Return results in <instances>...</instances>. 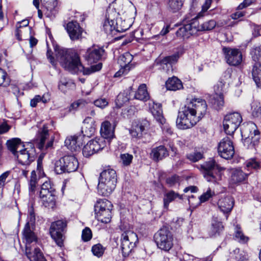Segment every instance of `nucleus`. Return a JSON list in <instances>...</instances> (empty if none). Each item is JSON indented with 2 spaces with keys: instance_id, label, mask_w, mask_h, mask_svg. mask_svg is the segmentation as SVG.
I'll use <instances>...</instances> for the list:
<instances>
[{
  "instance_id": "obj_1",
  "label": "nucleus",
  "mask_w": 261,
  "mask_h": 261,
  "mask_svg": "<svg viewBox=\"0 0 261 261\" xmlns=\"http://www.w3.org/2000/svg\"><path fill=\"white\" fill-rule=\"evenodd\" d=\"M206 101L200 98L187 99L186 104L178 111L176 126L180 129L190 128L195 125L205 114Z\"/></svg>"
},
{
  "instance_id": "obj_2",
  "label": "nucleus",
  "mask_w": 261,
  "mask_h": 261,
  "mask_svg": "<svg viewBox=\"0 0 261 261\" xmlns=\"http://www.w3.org/2000/svg\"><path fill=\"white\" fill-rule=\"evenodd\" d=\"M55 51L57 59L61 65L72 73L83 72L84 74H90L100 70L102 67V64L98 63L85 68L81 62L79 55L72 49L56 48Z\"/></svg>"
},
{
  "instance_id": "obj_3",
  "label": "nucleus",
  "mask_w": 261,
  "mask_h": 261,
  "mask_svg": "<svg viewBox=\"0 0 261 261\" xmlns=\"http://www.w3.org/2000/svg\"><path fill=\"white\" fill-rule=\"evenodd\" d=\"M116 183V171L112 169L103 170L99 177L97 186L98 194L104 196L110 195L115 189Z\"/></svg>"
},
{
  "instance_id": "obj_4",
  "label": "nucleus",
  "mask_w": 261,
  "mask_h": 261,
  "mask_svg": "<svg viewBox=\"0 0 261 261\" xmlns=\"http://www.w3.org/2000/svg\"><path fill=\"white\" fill-rule=\"evenodd\" d=\"M201 171L204 178L209 182L218 184L222 179V171L224 169L221 167L215 160L210 159L200 167Z\"/></svg>"
},
{
  "instance_id": "obj_5",
  "label": "nucleus",
  "mask_w": 261,
  "mask_h": 261,
  "mask_svg": "<svg viewBox=\"0 0 261 261\" xmlns=\"http://www.w3.org/2000/svg\"><path fill=\"white\" fill-rule=\"evenodd\" d=\"M35 214L34 211L33 204L28 208V216L27 223L22 231L23 239L25 241V245H31V243H36L37 237L34 232L35 228Z\"/></svg>"
},
{
  "instance_id": "obj_6",
  "label": "nucleus",
  "mask_w": 261,
  "mask_h": 261,
  "mask_svg": "<svg viewBox=\"0 0 261 261\" xmlns=\"http://www.w3.org/2000/svg\"><path fill=\"white\" fill-rule=\"evenodd\" d=\"M79 163L76 158L73 155H65L55 164V171L57 174L70 173L77 170Z\"/></svg>"
},
{
  "instance_id": "obj_7",
  "label": "nucleus",
  "mask_w": 261,
  "mask_h": 261,
  "mask_svg": "<svg viewBox=\"0 0 261 261\" xmlns=\"http://www.w3.org/2000/svg\"><path fill=\"white\" fill-rule=\"evenodd\" d=\"M241 135L244 145L248 148L254 147L260 139V133L253 122L244 126L241 130Z\"/></svg>"
},
{
  "instance_id": "obj_8",
  "label": "nucleus",
  "mask_w": 261,
  "mask_h": 261,
  "mask_svg": "<svg viewBox=\"0 0 261 261\" xmlns=\"http://www.w3.org/2000/svg\"><path fill=\"white\" fill-rule=\"evenodd\" d=\"M138 242V236L135 232L130 230L123 232L120 238V248L123 256H128Z\"/></svg>"
},
{
  "instance_id": "obj_9",
  "label": "nucleus",
  "mask_w": 261,
  "mask_h": 261,
  "mask_svg": "<svg viewBox=\"0 0 261 261\" xmlns=\"http://www.w3.org/2000/svg\"><path fill=\"white\" fill-rule=\"evenodd\" d=\"M111 202L105 199H99L95 205V214L97 219L102 223H109L111 219Z\"/></svg>"
},
{
  "instance_id": "obj_10",
  "label": "nucleus",
  "mask_w": 261,
  "mask_h": 261,
  "mask_svg": "<svg viewBox=\"0 0 261 261\" xmlns=\"http://www.w3.org/2000/svg\"><path fill=\"white\" fill-rule=\"evenodd\" d=\"M154 240L158 247L166 251H168L173 245V236L166 227L161 228L155 233Z\"/></svg>"
},
{
  "instance_id": "obj_11",
  "label": "nucleus",
  "mask_w": 261,
  "mask_h": 261,
  "mask_svg": "<svg viewBox=\"0 0 261 261\" xmlns=\"http://www.w3.org/2000/svg\"><path fill=\"white\" fill-rule=\"evenodd\" d=\"M56 191L50 181H46L42 185L40 197L45 207H53L55 205Z\"/></svg>"
},
{
  "instance_id": "obj_12",
  "label": "nucleus",
  "mask_w": 261,
  "mask_h": 261,
  "mask_svg": "<svg viewBox=\"0 0 261 261\" xmlns=\"http://www.w3.org/2000/svg\"><path fill=\"white\" fill-rule=\"evenodd\" d=\"M66 221L60 220L51 223L49 229L51 237L59 247L63 245L64 232L66 227Z\"/></svg>"
},
{
  "instance_id": "obj_13",
  "label": "nucleus",
  "mask_w": 261,
  "mask_h": 261,
  "mask_svg": "<svg viewBox=\"0 0 261 261\" xmlns=\"http://www.w3.org/2000/svg\"><path fill=\"white\" fill-rule=\"evenodd\" d=\"M242 121L240 113L233 112L226 115L223 120V127L227 135H232Z\"/></svg>"
},
{
  "instance_id": "obj_14",
  "label": "nucleus",
  "mask_w": 261,
  "mask_h": 261,
  "mask_svg": "<svg viewBox=\"0 0 261 261\" xmlns=\"http://www.w3.org/2000/svg\"><path fill=\"white\" fill-rule=\"evenodd\" d=\"M29 147L20 149L14 155L18 163L22 165H29L34 161L36 157L35 149L32 144H28Z\"/></svg>"
},
{
  "instance_id": "obj_15",
  "label": "nucleus",
  "mask_w": 261,
  "mask_h": 261,
  "mask_svg": "<svg viewBox=\"0 0 261 261\" xmlns=\"http://www.w3.org/2000/svg\"><path fill=\"white\" fill-rule=\"evenodd\" d=\"M106 146V142L103 138H96L89 141L83 149V154L85 157H89L99 150H102Z\"/></svg>"
},
{
  "instance_id": "obj_16",
  "label": "nucleus",
  "mask_w": 261,
  "mask_h": 261,
  "mask_svg": "<svg viewBox=\"0 0 261 261\" xmlns=\"http://www.w3.org/2000/svg\"><path fill=\"white\" fill-rule=\"evenodd\" d=\"M218 151L219 155L225 159L228 160L233 157L234 148L229 137H225L221 140L218 146Z\"/></svg>"
},
{
  "instance_id": "obj_17",
  "label": "nucleus",
  "mask_w": 261,
  "mask_h": 261,
  "mask_svg": "<svg viewBox=\"0 0 261 261\" xmlns=\"http://www.w3.org/2000/svg\"><path fill=\"white\" fill-rule=\"evenodd\" d=\"M54 140L53 135L49 133L47 125L44 124L40 132L39 138L37 140V146L40 149H43L44 147L47 149L51 147Z\"/></svg>"
},
{
  "instance_id": "obj_18",
  "label": "nucleus",
  "mask_w": 261,
  "mask_h": 261,
  "mask_svg": "<svg viewBox=\"0 0 261 261\" xmlns=\"http://www.w3.org/2000/svg\"><path fill=\"white\" fill-rule=\"evenodd\" d=\"M117 16L118 14L114 9L109 8L107 10L106 19L103 24V29L106 34L115 35V32H116V30L115 19Z\"/></svg>"
},
{
  "instance_id": "obj_19",
  "label": "nucleus",
  "mask_w": 261,
  "mask_h": 261,
  "mask_svg": "<svg viewBox=\"0 0 261 261\" xmlns=\"http://www.w3.org/2000/svg\"><path fill=\"white\" fill-rule=\"evenodd\" d=\"M223 53L225 54L227 63L232 66L239 65L242 61V55L238 49L224 47Z\"/></svg>"
},
{
  "instance_id": "obj_20",
  "label": "nucleus",
  "mask_w": 261,
  "mask_h": 261,
  "mask_svg": "<svg viewBox=\"0 0 261 261\" xmlns=\"http://www.w3.org/2000/svg\"><path fill=\"white\" fill-rule=\"evenodd\" d=\"M104 53L105 50L102 48L93 46L87 50L84 57L88 63L92 64L100 60Z\"/></svg>"
},
{
  "instance_id": "obj_21",
  "label": "nucleus",
  "mask_w": 261,
  "mask_h": 261,
  "mask_svg": "<svg viewBox=\"0 0 261 261\" xmlns=\"http://www.w3.org/2000/svg\"><path fill=\"white\" fill-rule=\"evenodd\" d=\"M84 140V136L77 134L67 137L65 141V145L71 151H76L80 149Z\"/></svg>"
},
{
  "instance_id": "obj_22",
  "label": "nucleus",
  "mask_w": 261,
  "mask_h": 261,
  "mask_svg": "<svg viewBox=\"0 0 261 261\" xmlns=\"http://www.w3.org/2000/svg\"><path fill=\"white\" fill-rule=\"evenodd\" d=\"M66 29L71 40L74 41L82 38L83 29L77 22H69L66 25Z\"/></svg>"
},
{
  "instance_id": "obj_23",
  "label": "nucleus",
  "mask_w": 261,
  "mask_h": 261,
  "mask_svg": "<svg viewBox=\"0 0 261 261\" xmlns=\"http://www.w3.org/2000/svg\"><path fill=\"white\" fill-rule=\"evenodd\" d=\"M196 25H197V19L194 18L190 23L178 29L176 32L177 36L183 38H189L191 35L196 34L197 33Z\"/></svg>"
},
{
  "instance_id": "obj_24",
  "label": "nucleus",
  "mask_w": 261,
  "mask_h": 261,
  "mask_svg": "<svg viewBox=\"0 0 261 261\" xmlns=\"http://www.w3.org/2000/svg\"><path fill=\"white\" fill-rule=\"evenodd\" d=\"M25 254L30 261H46L40 249L34 244L25 245Z\"/></svg>"
},
{
  "instance_id": "obj_25",
  "label": "nucleus",
  "mask_w": 261,
  "mask_h": 261,
  "mask_svg": "<svg viewBox=\"0 0 261 261\" xmlns=\"http://www.w3.org/2000/svg\"><path fill=\"white\" fill-rule=\"evenodd\" d=\"M84 125L82 127L81 133L82 135L84 136V138L85 137H90L94 135L95 130V121L90 117H87L84 120Z\"/></svg>"
},
{
  "instance_id": "obj_26",
  "label": "nucleus",
  "mask_w": 261,
  "mask_h": 261,
  "mask_svg": "<svg viewBox=\"0 0 261 261\" xmlns=\"http://www.w3.org/2000/svg\"><path fill=\"white\" fill-rule=\"evenodd\" d=\"M233 204L234 200L230 196L221 198L218 202L219 208L224 214L229 213L231 211Z\"/></svg>"
},
{
  "instance_id": "obj_27",
  "label": "nucleus",
  "mask_w": 261,
  "mask_h": 261,
  "mask_svg": "<svg viewBox=\"0 0 261 261\" xmlns=\"http://www.w3.org/2000/svg\"><path fill=\"white\" fill-rule=\"evenodd\" d=\"M168 155L167 148L163 145H160L152 148L150 153L151 157L155 161L161 160Z\"/></svg>"
},
{
  "instance_id": "obj_28",
  "label": "nucleus",
  "mask_w": 261,
  "mask_h": 261,
  "mask_svg": "<svg viewBox=\"0 0 261 261\" xmlns=\"http://www.w3.org/2000/svg\"><path fill=\"white\" fill-rule=\"evenodd\" d=\"M100 134L101 138L111 139L114 136V128L112 127L111 124L108 121L103 122L101 125Z\"/></svg>"
},
{
  "instance_id": "obj_29",
  "label": "nucleus",
  "mask_w": 261,
  "mask_h": 261,
  "mask_svg": "<svg viewBox=\"0 0 261 261\" xmlns=\"http://www.w3.org/2000/svg\"><path fill=\"white\" fill-rule=\"evenodd\" d=\"M148 122L144 120L139 122L130 130V134L133 137L140 138L142 136L143 132L148 126Z\"/></svg>"
},
{
  "instance_id": "obj_30",
  "label": "nucleus",
  "mask_w": 261,
  "mask_h": 261,
  "mask_svg": "<svg viewBox=\"0 0 261 261\" xmlns=\"http://www.w3.org/2000/svg\"><path fill=\"white\" fill-rule=\"evenodd\" d=\"M182 50L181 49L175 52L174 54L171 56H167L164 58L161 61L162 65H169V68H172V65L175 64L179 57L182 54Z\"/></svg>"
},
{
  "instance_id": "obj_31",
  "label": "nucleus",
  "mask_w": 261,
  "mask_h": 261,
  "mask_svg": "<svg viewBox=\"0 0 261 261\" xmlns=\"http://www.w3.org/2000/svg\"><path fill=\"white\" fill-rule=\"evenodd\" d=\"M185 0H167V8L173 13L178 12L182 8Z\"/></svg>"
},
{
  "instance_id": "obj_32",
  "label": "nucleus",
  "mask_w": 261,
  "mask_h": 261,
  "mask_svg": "<svg viewBox=\"0 0 261 261\" xmlns=\"http://www.w3.org/2000/svg\"><path fill=\"white\" fill-rule=\"evenodd\" d=\"M247 175V174L240 169H233L231 172L230 181L232 184H238L245 180Z\"/></svg>"
},
{
  "instance_id": "obj_33",
  "label": "nucleus",
  "mask_w": 261,
  "mask_h": 261,
  "mask_svg": "<svg viewBox=\"0 0 261 261\" xmlns=\"http://www.w3.org/2000/svg\"><path fill=\"white\" fill-rule=\"evenodd\" d=\"M176 198L182 199V195H179L178 193H176L172 190L166 193L164 195V197L163 199L164 208L167 210L169 203L175 200Z\"/></svg>"
},
{
  "instance_id": "obj_34",
  "label": "nucleus",
  "mask_w": 261,
  "mask_h": 261,
  "mask_svg": "<svg viewBox=\"0 0 261 261\" xmlns=\"http://www.w3.org/2000/svg\"><path fill=\"white\" fill-rule=\"evenodd\" d=\"M134 97L135 99L146 101L149 99V95L148 93L146 85L141 84L136 92Z\"/></svg>"
},
{
  "instance_id": "obj_35",
  "label": "nucleus",
  "mask_w": 261,
  "mask_h": 261,
  "mask_svg": "<svg viewBox=\"0 0 261 261\" xmlns=\"http://www.w3.org/2000/svg\"><path fill=\"white\" fill-rule=\"evenodd\" d=\"M166 86L169 90L176 91L182 88V84L179 79L175 76H173L167 81Z\"/></svg>"
},
{
  "instance_id": "obj_36",
  "label": "nucleus",
  "mask_w": 261,
  "mask_h": 261,
  "mask_svg": "<svg viewBox=\"0 0 261 261\" xmlns=\"http://www.w3.org/2000/svg\"><path fill=\"white\" fill-rule=\"evenodd\" d=\"M115 4L116 5V8H112V9L116 12L118 16L124 14L127 11V7L131 6V3L127 0H116Z\"/></svg>"
},
{
  "instance_id": "obj_37",
  "label": "nucleus",
  "mask_w": 261,
  "mask_h": 261,
  "mask_svg": "<svg viewBox=\"0 0 261 261\" xmlns=\"http://www.w3.org/2000/svg\"><path fill=\"white\" fill-rule=\"evenodd\" d=\"M252 75L257 87L261 88V64H254L252 70Z\"/></svg>"
},
{
  "instance_id": "obj_38",
  "label": "nucleus",
  "mask_w": 261,
  "mask_h": 261,
  "mask_svg": "<svg viewBox=\"0 0 261 261\" xmlns=\"http://www.w3.org/2000/svg\"><path fill=\"white\" fill-rule=\"evenodd\" d=\"M152 106L151 108L152 115L155 119L160 122H163L164 121V118L163 116V111L162 106L160 103L152 102Z\"/></svg>"
},
{
  "instance_id": "obj_39",
  "label": "nucleus",
  "mask_w": 261,
  "mask_h": 261,
  "mask_svg": "<svg viewBox=\"0 0 261 261\" xmlns=\"http://www.w3.org/2000/svg\"><path fill=\"white\" fill-rule=\"evenodd\" d=\"M7 145L8 149L15 155L18 151V149L21 145L20 139L16 138L7 141Z\"/></svg>"
},
{
  "instance_id": "obj_40",
  "label": "nucleus",
  "mask_w": 261,
  "mask_h": 261,
  "mask_svg": "<svg viewBox=\"0 0 261 261\" xmlns=\"http://www.w3.org/2000/svg\"><path fill=\"white\" fill-rule=\"evenodd\" d=\"M116 32H123L127 30L130 27L131 24L126 20H122V18L117 16L115 19Z\"/></svg>"
},
{
  "instance_id": "obj_41",
  "label": "nucleus",
  "mask_w": 261,
  "mask_h": 261,
  "mask_svg": "<svg viewBox=\"0 0 261 261\" xmlns=\"http://www.w3.org/2000/svg\"><path fill=\"white\" fill-rule=\"evenodd\" d=\"M216 24V21L213 19L205 21L200 25L199 24L198 22L197 21V25H196V28L197 30V32L210 31L215 28Z\"/></svg>"
},
{
  "instance_id": "obj_42",
  "label": "nucleus",
  "mask_w": 261,
  "mask_h": 261,
  "mask_svg": "<svg viewBox=\"0 0 261 261\" xmlns=\"http://www.w3.org/2000/svg\"><path fill=\"white\" fill-rule=\"evenodd\" d=\"M74 88V84L69 81H68L65 78H61L59 82L58 88L64 93H65L68 89Z\"/></svg>"
},
{
  "instance_id": "obj_43",
  "label": "nucleus",
  "mask_w": 261,
  "mask_h": 261,
  "mask_svg": "<svg viewBox=\"0 0 261 261\" xmlns=\"http://www.w3.org/2000/svg\"><path fill=\"white\" fill-rule=\"evenodd\" d=\"M223 228L224 227L221 222L213 220L209 232L210 236L214 237L219 235L220 232L223 230Z\"/></svg>"
},
{
  "instance_id": "obj_44",
  "label": "nucleus",
  "mask_w": 261,
  "mask_h": 261,
  "mask_svg": "<svg viewBox=\"0 0 261 261\" xmlns=\"http://www.w3.org/2000/svg\"><path fill=\"white\" fill-rule=\"evenodd\" d=\"M211 103L215 109L219 110L221 109L224 104L223 95L215 94Z\"/></svg>"
},
{
  "instance_id": "obj_45",
  "label": "nucleus",
  "mask_w": 261,
  "mask_h": 261,
  "mask_svg": "<svg viewBox=\"0 0 261 261\" xmlns=\"http://www.w3.org/2000/svg\"><path fill=\"white\" fill-rule=\"evenodd\" d=\"M133 59V56L129 53L126 52L120 56L118 62L121 66L128 67V68H129V64L132 61Z\"/></svg>"
},
{
  "instance_id": "obj_46",
  "label": "nucleus",
  "mask_w": 261,
  "mask_h": 261,
  "mask_svg": "<svg viewBox=\"0 0 261 261\" xmlns=\"http://www.w3.org/2000/svg\"><path fill=\"white\" fill-rule=\"evenodd\" d=\"M37 185V177L36 174V171L35 170H33L31 172V178L29 180V192L31 195L34 193L36 190Z\"/></svg>"
},
{
  "instance_id": "obj_47",
  "label": "nucleus",
  "mask_w": 261,
  "mask_h": 261,
  "mask_svg": "<svg viewBox=\"0 0 261 261\" xmlns=\"http://www.w3.org/2000/svg\"><path fill=\"white\" fill-rule=\"evenodd\" d=\"M11 80L7 73L0 68V86L7 87L10 85Z\"/></svg>"
},
{
  "instance_id": "obj_48",
  "label": "nucleus",
  "mask_w": 261,
  "mask_h": 261,
  "mask_svg": "<svg viewBox=\"0 0 261 261\" xmlns=\"http://www.w3.org/2000/svg\"><path fill=\"white\" fill-rule=\"evenodd\" d=\"M234 238L236 240L242 243H245L248 241V238L244 236L239 225H236L234 228Z\"/></svg>"
},
{
  "instance_id": "obj_49",
  "label": "nucleus",
  "mask_w": 261,
  "mask_h": 261,
  "mask_svg": "<svg viewBox=\"0 0 261 261\" xmlns=\"http://www.w3.org/2000/svg\"><path fill=\"white\" fill-rule=\"evenodd\" d=\"M252 114L254 117L261 118V103L254 101L251 105Z\"/></svg>"
},
{
  "instance_id": "obj_50",
  "label": "nucleus",
  "mask_w": 261,
  "mask_h": 261,
  "mask_svg": "<svg viewBox=\"0 0 261 261\" xmlns=\"http://www.w3.org/2000/svg\"><path fill=\"white\" fill-rule=\"evenodd\" d=\"M251 55L255 63L261 64V46L253 47L251 51Z\"/></svg>"
},
{
  "instance_id": "obj_51",
  "label": "nucleus",
  "mask_w": 261,
  "mask_h": 261,
  "mask_svg": "<svg viewBox=\"0 0 261 261\" xmlns=\"http://www.w3.org/2000/svg\"><path fill=\"white\" fill-rule=\"evenodd\" d=\"M228 83L226 81H220L217 85L214 87L215 94H223L226 90Z\"/></svg>"
},
{
  "instance_id": "obj_52",
  "label": "nucleus",
  "mask_w": 261,
  "mask_h": 261,
  "mask_svg": "<svg viewBox=\"0 0 261 261\" xmlns=\"http://www.w3.org/2000/svg\"><path fill=\"white\" fill-rule=\"evenodd\" d=\"M91 250L95 256L99 257L103 255L105 248L100 244H97L92 246Z\"/></svg>"
},
{
  "instance_id": "obj_53",
  "label": "nucleus",
  "mask_w": 261,
  "mask_h": 261,
  "mask_svg": "<svg viewBox=\"0 0 261 261\" xmlns=\"http://www.w3.org/2000/svg\"><path fill=\"white\" fill-rule=\"evenodd\" d=\"M212 0H205L204 4L202 6L201 11L194 18L196 19L200 18L205 15L207 10L210 7Z\"/></svg>"
},
{
  "instance_id": "obj_54",
  "label": "nucleus",
  "mask_w": 261,
  "mask_h": 261,
  "mask_svg": "<svg viewBox=\"0 0 261 261\" xmlns=\"http://www.w3.org/2000/svg\"><path fill=\"white\" fill-rule=\"evenodd\" d=\"M214 195L215 192L210 189H208L206 192L204 193L199 197L198 205L206 201Z\"/></svg>"
},
{
  "instance_id": "obj_55",
  "label": "nucleus",
  "mask_w": 261,
  "mask_h": 261,
  "mask_svg": "<svg viewBox=\"0 0 261 261\" xmlns=\"http://www.w3.org/2000/svg\"><path fill=\"white\" fill-rule=\"evenodd\" d=\"M181 180V178L176 175H172L166 179V183L169 187H173L179 185Z\"/></svg>"
},
{
  "instance_id": "obj_56",
  "label": "nucleus",
  "mask_w": 261,
  "mask_h": 261,
  "mask_svg": "<svg viewBox=\"0 0 261 261\" xmlns=\"http://www.w3.org/2000/svg\"><path fill=\"white\" fill-rule=\"evenodd\" d=\"M187 158L193 162H196L203 158V154L198 151H194L187 155Z\"/></svg>"
},
{
  "instance_id": "obj_57",
  "label": "nucleus",
  "mask_w": 261,
  "mask_h": 261,
  "mask_svg": "<svg viewBox=\"0 0 261 261\" xmlns=\"http://www.w3.org/2000/svg\"><path fill=\"white\" fill-rule=\"evenodd\" d=\"M133 156L128 153H123L120 155V162L124 166H128L132 162Z\"/></svg>"
},
{
  "instance_id": "obj_58",
  "label": "nucleus",
  "mask_w": 261,
  "mask_h": 261,
  "mask_svg": "<svg viewBox=\"0 0 261 261\" xmlns=\"http://www.w3.org/2000/svg\"><path fill=\"white\" fill-rule=\"evenodd\" d=\"M246 167L248 169H258L260 168V164L256 159H251L246 162Z\"/></svg>"
},
{
  "instance_id": "obj_59",
  "label": "nucleus",
  "mask_w": 261,
  "mask_h": 261,
  "mask_svg": "<svg viewBox=\"0 0 261 261\" xmlns=\"http://www.w3.org/2000/svg\"><path fill=\"white\" fill-rule=\"evenodd\" d=\"M161 124V128L164 134L166 135H171L172 134V130L169 124L166 122V120L164 118V121L163 122H160Z\"/></svg>"
},
{
  "instance_id": "obj_60",
  "label": "nucleus",
  "mask_w": 261,
  "mask_h": 261,
  "mask_svg": "<svg viewBox=\"0 0 261 261\" xmlns=\"http://www.w3.org/2000/svg\"><path fill=\"white\" fill-rule=\"evenodd\" d=\"M92 232L88 227H86L82 231V238L84 241L87 242L92 238Z\"/></svg>"
},
{
  "instance_id": "obj_61",
  "label": "nucleus",
  "mask_w": 261,
  "mask_h": 261,
  "mask_svg": "<svg viewBox=\"0 0 261 261\" xmlns=\"http://www.w3.org/2000/svg\"><path fill=\"white\" fill-rule=\"evenodd\" d=\"M94 103L95 106L103 109L108 106V101L105 98H100L95 100Z\"/></svg>"
},
{
  "instance_id": "obj_62",
  "label": "nucleus",
  "mask_w": 261,
  "mask_h": 261,
  "mask_svg": "<svg viewBox=\"0 0 261 261\" xmlns=\"http://www.w3.org/2000/svg\"><path fill=\"white\" fill-rule=\"evenodd\" d=\"M121 68L114 75V77H120L122 75L126 74L128 71L129 70V68H128V67L121 66Z\"/></svg>"
},
{
  "instance_id": "obj_63",
  "label": "nucleus",
  "mask_w": 261,
  "mask_h": 261,
  "mask_svg": "<svg viewBox=\"0 0 261 261\" xmlns=\"http://www.w3.org/2000/svg\"><path fill=\"white\" fill-rule=\"evenodd\" d=\"M9 126L6 122H3L0 124V134H4L9 131L10 129Z\"/></svg>"
},
{
  "instance_id": "obj_64",
  "label": "nucleus",
  "mask_w": 261,
  "mask_h": 261,
  "mask_svg": "<svg viewBox=\"0 0 261 261\" xmlns=\"http://www.w3.org/2000/svg\"><path fill=\"white\" fill-rule=\"evenodd\" d=\"M245 15V12L237 11L231 14L230 17L232 19L236 20L243 17Z\"/></svg>"
}]
</instances>
